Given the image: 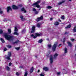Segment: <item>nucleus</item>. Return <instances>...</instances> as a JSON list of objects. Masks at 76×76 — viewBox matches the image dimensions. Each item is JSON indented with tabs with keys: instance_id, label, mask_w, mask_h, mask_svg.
I'll return each instance as SVG.
<instances>
[{
	"instance_id": "36",
	"label": "nucleus",
	"mask_w": 76,
	"mask_h": 76,
	"mask_svg": "<svg viewBox=\"0 0 76 76\" xmlns=\"http://www.w3.org/2000/svg\"><path fill=\"white\" fill-rule=\"evenodd\" d=\"M15 49L17 50V51H18L19 50V49H20V47H18V48H16Z\"/></svg>"
},
{
	"instance_id": "11",
	"label": "nucleus",
	"mask_w": 76,
	"mask_h": 76,
	"mask_svg": "<svg viewBox=\"0 0 76 76\" xmlns=\"http://www.w3.org/2000/svg\"><path fill=\"white\" fill-rule=\"evenodd\" d=\"M67 43L68 44V46H69L70 47H72V46H73L72 44V43H71V42H67Z\"/></svg>"
},
{
	"instance_id": "22",
	"label": "nucleus",
	"mask_w": 76,
	"mask_h": 76,
	"mask_svg": "<svg viewBox=\"0 0 76 76\" xmlns=\"http://www.w3.org/2000/svg\"><path fill=\"white\" fill-rule=\"evenodd\" d=\"M71 27V25H68L66 27H65L66 29H67L68 28H70Z\"/></svg>"
},
{
	"instance_id": "35",
	"label": "nucleus",
	"mask_w": 76,
	"mask_h": 76,
	"mask_svg": "<svg viewBox=\"0 0 76 76\" xmlns=\"http://www.w3.org/2000/svg\"><path fill=\"white\" fill-rule=\"evenodd\" d=\"M3 31L1 30V29H0V34H3Z\"/></svg>"
},
{
	"instance_id": "61",
	"label": "nucleus",
	"mask_w": 76,
	"mask_h": 76,
	"mask_svg": "<svg viewBox=\"0 0 76 76\" xmlns=\"http://www.w3.org/2000/svg\"><path fill=\"white\" fill-rule=\"evenodd\" d=\"M47 40H48H48H49V39H48H48H47Z\"/></svg>"
},
{
	"instance_id": "2",
	"label": "nucleus",
	"mask_w": 76,
	"mask_h": 76,
	"mask_svg": "<svg viewBox=\"0 0 76 76\" xmlns=\"http://www.w3.org/2000/svg\"><path fill=\"white\" fill-rule=\"evenodd\" d=\"M58 44V43H57V42H56L53 45L52 49L53 52L56 51V48H57V46Z\"/></svg>"
},
{
	"instance_id": "47",
	"label": "nucleus",
	"mask_w": 76,
	"mask_h": 76,
	"mask_svg": "<svg viewBox=\"0 0 76 76\" xmlns=\"http://www.w3.org/2000/svg\"><path fill=\"white\" fill-rule=\"evenodd\" d=\"M4 51H7V49L6 48L4 49Z\"/></svg>"
},
{
	"instance_id": "15",
	"label": "nucleus",
	"mask_w": 76,
	"mask_h": 76,
	"mask_svg": "<svg viewBox=\"0 0 76 76\" xmlns=\"http://www.w3.org/2000/svg\"><path fill=\"white\" fill-rule=\"evenodd\" d=\"M19 42H20V41L19 40H17L16 41L12 43L13 44H18Z\"/></svg>"
},
{
	"instance_id": "10",
	"label": "nucleus",
	"mask_w": 76,
	"mask_h": 76,
	"mask_svg": "<svg viewBox=\"0 0 76 76\" xmlns=\"http://www.w3.org/2000/svg\"><path fill=\"white\" fill-rule=\"evenodd\" d=\"M48 70H49L48 68L47 67H45L43 68V71L47 72V71H48Z\"/></svg>"
},
{
	"instance_id": "59",
	"label": "nucleus",
	"mask_w": 76,
	"mask_h": 76,
	"mask_svg": "<svg viewBox=\"0 0 76 76\" xmlns=\"http://www.w3.org/2000/svg\"><path fill=\"white\" fill-rule=\"evenodd\" d=\"M75 49L76 50V44L75 45Z\"/></svg>"
},
{
	"instance_id": "50",
	"label": "nucleus",
	"mask_w": 76,
	"mask_h": 76,
	"mask_svg": "<svg viewBox=\"0 0 76 76\" xmlns=\"http://www.w3.org/2000/svg\"><path fill=\"white\" fill-rule=\"evenodd\" d=\"M61 44H60L58 46V47H61Z\"/></svg>"
},
{
	"instance_id": "12",
	"label": "nucleus",
	"mask_w": 76,
	"mask_h": 76,
	"mask_svg": "<svg viewBox=\"0 0 76 76\" xmlns=\"http://www.w3.org/2000/svg\"><path fill=\"white\" fill-rule=\"evenodd\" d=\"M33 10L34 12H35V15H37V14H38V12L37 11V9L35 8H33Z\"/></svg>"
},
{
	"instance_id": "64",
	"label": "nucleus",
	"mask_w": 76,
	"mask_h": 76,
	"mask_svg": "<svg viewBox=\"0 0 76 76\" xmlns=\"http://www.w3.org/2000/svg\"><path fill=\"white\" fill-rule=\"evenodd\" d=\"M75 56L76 57V53L75 54Z\"/></svg>"
},
{
	"instance_id": "24",
	"label": "nucleus",
	"mask_w": 76,
	"mask_h": 76,
	"mask_svg": "<svg viewBox=\"0 0 76 76\" xmlns=\"http://www.w3.org/2000/svg\"><path fill=\"white\" fill-rule=\"evenodd\" d=\"M42 41H43L42 39H40L38 41V43H41L42 42Z\"/></svg>"
},
{
	"instance_id": "6",
	"label": "nucleus",
	"mask_w": 76,
	"mask_h": 76,
	"mask_svg": "<svg viewBox=\"0 0 76 76\" xmlns=\"http://www.w3.org/2000/svg\"><path fill=\"white\" fill-rule=\"evenodd\" d=\"M7 13H9L10 12V11H12V8H11L10 6L8 7H7Z\"/></svg>"
},
{
	"instance_id": "49",
	"label": "nucleus",
	"mask_w": 76,
	"mask_h": 76,
	"mask_svg": "<svg viewBox=\"0 0 76 76\" xmlns=\"http://www.w3.org/2000/svg\"><path fill=\"white\" fill-rule=\"evenodd\" d=\"M3 13V11H0V14H2Z\"/></svg>"
},
{
	"instance_id": "53",
	"label": "nucleus",
	"mask_w": 76,
	"mask_h": 76,
	"mask_svg": "<svg viewBox=\"0 0 76 76\" xmlns=\"http://www.w3.org/2000/svg\"><path fill=\"white\" fill-rule=\"evenodd\" d=\"M53 18H50V20H53Z\"/></svg>"
},
{
	"instance_id": "58",
	"label": "nucleus",
	"mask_w": 76,
	"mask_h": 76,
	"mask_svg": "<svg viewBox=\"0 0 76 76\" xmlns=\"http://www.w3.org/2000/svg\"><path fill=\"white\" fill-rule=\"evenodd\" d=\"M20 68H22L23 67V66H20Z\"/></svg>"
},
{
	"instance_id": "31",
	"label": "nucleus",
	"mask_w": 76,
	"mask_h": 76,
	"mask_svg": "<svg viewBox=\"0 0 76 76\" xmlns=\"http://www.w3.org/2000/svg\"><path fill=\"white\" fill-rule=\"evenodd\" d=\"M35 6H36V7H37V8H39L40 7V6H39V4L35 5Z\"/></svg>"
},
{
	"instance_id": "21",
	"label": "nucleus",
	"mask_w": 76,
	"mask_h": 76,
	"mask_svg": "<svg viewBox=\"0 0 76 76\" xmlns=\"http://www.w3.org/2000/svg\"><path fill=\"white\" fill-rule=\"evenodd\" d=\"M58 54L57 53H55L54 56V58H56V57H57V56H58Z\"/></svg>"
},
{
	"instance_id": "4",
	"label": "nucleus",
	"mask_w": 76,
	"mask_h": 76,
	"mask_svg": "<svg viewBox=\"0 0 76 76\" xmlns=\"http://www.w3.org/2000/svg\"><path fill=\"white\" fill-rule=\"evenodd\" d=\"M43 19V16H41L40 17H38L36 19V21L37 22H39V21H40L41 20H42Z\"/></svg>"
},
{
	"instance_id": "43",
	"label": "nucleus",
	"mask_w": 76,
	"mask_h": 76,
	"mask_svg": "<svg viewBox=\"0 0 76 76\" xmlns=\"http://www.w3.org/2000/svg\"><path fill=\"white\" fill-rule=\"evenodd\" d=\"M18 6L19 7H22V6H23L22 5V4H20V5H18Z\"/></svg>"
},
{
	"instance_id": "18",
	"label": "nucleus",
	"mask_w": 76,
	"mask_h": 76,
	"mask_svg": "<svg viewBox=\"0 0 76 76\" xmlns=\"http://www.w3.org/2000/svg\"><path fill=\"white\" fill-rule=\"evenodd\" d=\"M37 37H41V34L38 33H35L34 34Z\"/></svg>"
},
{
	"instance_id": "42",
	"label": "nucleus",
	"mask_w": 76,
	"mask_h": 76,
	"mask_svg": "<svg viewBox=\"0 0 76 76\" xmlns=\"http://www.w3.org/2000/svg\"><path fill=\"white\" fill-rule=\"evenodd\" d=\"M7 19L6 18H5L4 20H3V21L4 22H5L6 21H7Z\"/></svg>"
},
{
	"instance_id": "60",
	"label": "nucleus",
	"mask_w": 76,
	"mask_h": 76,
	"mask_svg": "<svg viewBox=\"0 0 76 76\" xmlns=\"http://www.w3.org/2000/svg\"><path fill=\"white\" fill-rule=\"evenodd\" d=\"M59 22H61V20H59Z\"/></svg>"
},
{
	"instance_id": "39",
	"label": "nucleus",
	"mask_w": 76,
	"mask_h": 76,
	"mask_svg": "<svg viewBox=\"0 0 76 76\" xmlns=\"http://www.w3.org/2000/svg\"><path fill=\"white\" fill-rule=\"evenodd\" d=\"M28 75V73L26 72L24 74V76H27Z\"/></svg>"
},
{
	"instance_id": "51",
	"label": "nucleus",
	"mask_w": 76,
	"mask_h": 76,
	"mask_svg": "<svg viewBox=\"0 0 76 76\" xmlns=\"http://www.w3.org/2000/svg\"><path fill=\"white\" fill-rule=\"evenodd\" d=\"M57 74L59 75H60V72H58L57 73Z\"/></svg>"
},
{
	"instance_id": "9",
	"label": "nucleus",
	"mask_w": 76,
	"mask_h": 76,
	"mask_svg": "<svg viewBox=\"0 0 76 76\" xmlns=\"http://www.w3.org/2000/svg\"><path fill=\"white\" fill-rule=\"evenodd\" d=\"M41 2V1H39L36 2L35 3H33L32 4V6H35V5H38V4H39Z\"/></svg>"
},
{
	"instance_id": "52",
	"label": "nucleus",
	"mask_w": 76,
	"mask_h": 76,
	"mask_svg": "<svg viewBox=\"0 0 76 76\" xmlns=\"http://www.w3.org/2000/svg\"><path fill=\"white\" fill-rule=\"evenodd\" d=\"M40 76H44V75H43V74H40Z\"/></svg>"
},
{
	"instance_id": "7",
	"label": "nucleus",
	"mask_w": 76,
	"mask_h": 76,
	"mask_svg": "<svg viewBox=\"0 0 76 76\" xmlns=\"http://www.w3.org/2000/svg\"><path fill=\"white\" fill-rule=\"evenodd\" d=\"M31 33H34L35 32V26H33L31 28Z\"/></svg>"
},
{
	"instance_id": "37",
	"label": "nucleus",
	"mask_w": 76,
	"mask_h": 76,
	"mask_svg": "<svg viewBox=\"0 0 76 76\" xmlns=\"http://www.w3.org/2000/svg\"><path fill=\"white\" fill-rule=\"evenodd\" d=\"M61 19H63V20H64V16L63 15V16H61Z\"/></svg>"
},
{
	"instance_id": "41",
	"label": "nucleus",
	"mask_w": 76,
	"mask_h": 76,
	"mask_svg": "<svg viewBox=\"0 0 76 76\" xmlns=\"http://www.w3.org/2000/svg\"><path fill=\"white\" fill-rule=\"evenodd\" d=\"M48 46L49 48H51V45H48Z\"/></svg>"
},
{
	"instance_id": "55",
	"label": "nucleus",
	"mask_w": 76,
	"mask_h": 76,
	"mask_svg": "<svg viewBox=\"0 0 76 76\" xmlns=\"http://www.w3.org/2000/svg\"><path fill=\"white\" fill-rule=\"evenodd\" d=\"M66 34H67V32H65V33L64 34V35H66Z\"/></svg>"
},
{
	"instance_id": "1",
	"label": "nucleus",
	"mask_w": 76,
	"mask_h": 76,
	"mask_svg": "<svg viewBox=\"0 0 76 76\" xmlns=\"http://www.w3.org/2000/svg\"><path fill=\"white\" fill-rule=\"evenodd\" d=\"M4 36L7 40H9V41H13V36H10L7 34V33H5L4 34Z\"/></svg>"
},
{
	"instance_id": "30",
	"label": "nucleus",
	"mask_w": 76,
	"mask_h": 76,
	"mask_svg": "<svg viewBox=\"0 0 76 76\" xmlns=\"http://www.w3.org/2000/svg\"><path fill=\"white\" fill-rule=\"evenodd\" d=\"M8 32H9V34H11V30L10 29H8Z\"/></svg>"
},
{
	"instance_id": "17",
	"label": "nucleus",
	"mask_w": 76,
	"mask_h": 76,
	"mask_svg": "<svg viewBox=\"0 0 76 76\" xmlns=\"http://www.w3.org/2000/svg\"><path fill=\"white\" fill-rule=\"evenodd\" d=\"M26 29L24 28L23 30H22L21 31V33H22V34H25V32H26Z\"/></svg>"
},
{
	"instance_id": "29",
	"label": "nucleus",
	"mask_w": 76,
	"mask_h": 76,
	"mask_svg": "<svg viewBox=\"0 0 76 76\" xmlns=\"http://www.w3.org/2000/svg\"><path fill=\"white\" fill-rule=\"evenodd\" d=\"M1 41L2 42H3V43H4V39H3V38H1Z\"/></svg>"
},
{
	"instance_id": "25",
	"label": "nucleus",
	"mask_w": 76,
	"mask_h": 76,
	"mask_svg": "<svg viewBox=\"0 0 76 76\" xmlns=\"http://www.w3.org/2000/svg\"><path fill=\"white\" fill-rule=\"evenodd\" d=\"M74 32H76V26L74 27V28L73 29Z\"/></svg>"
},
{
	"instance_id": "34",
	"label": "nucleus",
	"mask_w": 76,
	"mask_h": 76,
	"mask_svg": "<svg viewBox=\"0 0 76 76\" xmlns=\"http://www.w3.org/2000/svg\"><path fill=\"white\" fill-rule=\"evenodd\" d=\"M23 17L22 16H20V18H21L22 21H23Z\"/></svg>"
},
{
	"instance_id": "45",
	"label": "nucleus",
	"mask_w": 76,
	"mask_h": 76,
	"mask_svg": "<svg viewBox=\"0 0 76 76\" xmlns=\"http://www.w3.org/2000/svg\"><path fill=\"white\" fill-rule=\"evenodd\" d=\"M16 75L17 76H19V73H18V72H17L16 73Z\"/></svg>"
},
{
	"instance_id": "54",
	"label": "nucleus",
	"mask_w": 76,
	"mask_h": 76,
	"mask_svg": "<svg viewBox=\"0 0 76 76\" xmlns=\"http://www.w3.org/2000/svg\"><path fill=\"white\" fill-rule=\"evenodd\" d=\"M37 72H40V70H39V69H38Z\"/></svg>"
},
{
	"instance_id": "63",
	"label": "nucleus",
	"mask_w": 76,
	"mask_h": 76,
	"mask_svg": "<svg viewBox=\"0 0 76 76\" xmlns=\"http://www.w3.org/2000/svg\"><path fill=\"white\" fill-rule=\"evenodd\" d=\"M63 44H64V42H63Z\"/></svg>"
},
{
	"instance_id": "57",
	"label": "nucleus",
	"mask_w": 76,
	"mask_h": 76,
	"mask_svg": "<svg viewBox=\"0 0 76 76\" xmlns=\"http://www.w3.org/2000/svg\"><path fill=\"white\" fill-rule=\"evenodd\" d=\"M1 11V8H0V12Z\"/></svg>"
},
{
	"instance_id": "48",
	"label": "nucleus",
	"mask_w": 76,
	"mask_h": 76,
	"mask_svg": "<svg viewBox=\"0 0 76 76\" xmlns=\"http://www.w3.org/2000/svg\"><path fill=\"white\" fill-rule=\"evenodd\" d=\"M12 63L10 62L9 63V65L10 66H11V65H12Z\"/></svg>"
},
{
	"instance_id": "20",
	"label": "nucleus",
	"mask_w": 76,
	"mask_h": 76,
	"mask_svg": "<svg viewBox=\"0 0 76 76\" xmlns=\"http://www.w3.org/2000/svg\"><path fill=\"white\" fill-rule=\"evenodd\" d=\"M31 36L32 37H33V38H34V39H35V38H36L37 37L36 35L34 36V34H31Z\"/></svg>"
},
{
	"instance_id": "40",
	"label": "nucleus",
	"mask_w": 76,
	"mask_h": 76,
	"mask_svg": "<svg viewBox=\"0 0 76 76\" xmlns=\"http://www.w3.org/2000/svg\"><path fill=\"white\" fill-rule=\"evenodd\" d=\"M65 41H66V38H64L63 39V42H64H64H65Z\"/></svg>"
},
{
	"instance_id": "33",
	"label": "nucleus",
	"mask_w": 76,
	"mask_h": 76,
	"mask_svg": "<svg viewBox=\"0 0 76 76\" xmlns=\"http://www.w3.org/2000/svg\"><path fill=\"white\" fill-rule=\"evenodd\" d=\"M6 68H7V70L8 71H9L10 70V68L8 66H7Z\"/></svg>"
},
{
	"instance_id": "44",
	"label": "nucleus",
	"mask_w": 76,
	"mask_h": 76,
	"mask_svg": "<svg viewBox=\"0 0 76 76\" xmlns=\"http://www.w3.org/2000/svg\"><path fill=\"white\" fill-rule=\"evenodd\" d=\"M67 71H65L64 72V74H67Z\"/></svg>"
},
{
	"instance_id": "16",
	"label": "nucleus",
	"mask_w": 76,
	"mask_h": 76,
	"mask_svg": "<svg viewBox=\"0 0 76 76\" xmlns=\"http://www.w3.org/2000/svg\"><path fill=\"white\" fill-rule=\"evenodd\" d=\"M34 70V67H32L30 70V73H32L33 72V70Z\"/></svg>"
},
{
	"instance_id": "26",
	"label": "nucleus",
	"mask_w": 76,
	"mask_h": 76,
	"mask_svg": "<svg viewBox=\"0 0 76 76\" xmlns=\"http://www.w3.org/2000/svg\"><path fill=\"white\" fill-rule=\"evenodd\" d=\"M18 28H17V27H15V32H17L18 31Z\"/></svg>"
},
{
	"instance_id": "5",
	"label": "nucleus",
	"mask_w": 76,
	"mask_h": 76,
	"mask_svg": "<svg viewBox=\"0 0 76 76\" xmlns=\"http://www.w3.org/2000/svg\"><path fill=\"white\" fill-rule=\"evenodd\" d=\"M12 9L13 10H17L19 9V7L15 5H13L12 6Z\"/></svg>"
},
{
	"instance_id": "14",
	"label": "nucleus",
	"mask_w": 76,
	"mask_h": 76,
	"mask_svg": "<svg viewBox=\"0 0 76 76\" xmlns=\"http://www.w3.org/2000/svg\"><path fill=\"white\" fill-rule=\"evenodd\" d=\"M21 10L22 12H24V13L26 12V11L25 10V8L24 7L22 8L21 9Z\"/></svg>"
},
{
	"instance_id": "19",
	"label": "nucleus",
	"mask_w": 76,
	"mask_h": 76,
	"mask_svg": "<svg viewBox=\"0 0 76 76\" xmlns=\"http://www.w3.org/2000/svg\"><path fill=\"white\" fill-rule=\"evenodd\" d=\"M54 25L55 26H58L59 25V22H56L54 23Z\"/></svg>"
},
{
	"instance_id": "56",
	"label": "nucleus",
	"mask_w": 76,
	"mask_h": 76,
	"mask_svg": "<svg viewBox=\"0 0 76 76\" xmlns=\"http://www.w3.org/2000/svg\"><path fill=\"white\" fill-rule=\"evenodd\" d=\"M35 57H36V58H38V56H36Z\"/></svg>"
},
{
	"instance_id": "46",
	"label": "nucleus",
	"mask_w": 76,
	"mask_h": 76,
	"mask_svg": "<svg viewBox=\"0 0 76 76\" xmlns=\"http://www.w3.org/2000/svg\"><path fill=\"white\" fill-rule=\"evenodd\" d=\"M71 40L73 42V41H75V39H71Z\"/></svg>"
},
{
	"instance_id": "8",
	"label": "nucleus",
	"mask_w": 76,
	"mask_h": 76,
	"mask_svg": "<svg viewBox=\"0 0 76 76\" xmlns=\"http://www.w3.org/2000/svg\"><path fill=\"white\" fill-rule=\"evenodd\" d=\"M50 63L52 64L53 63V56L51 55L50 57Z\"/></svg>"
},
{
	"instance_id": "23",
	"label": "nucleus",
	"mask_w": 76,
	"mask_h": 76,
	"mask_svg": "<svg viewBox=\"0 0 76 76\" xmlns=\"http://www.w3.org/2000/svg\"><path fill=\"white\" fill-rule=\"evenodd\" d=\"M67 53V49L66 47L64 49V53L66 54V53Z\"/></svg>"
},
{
	"instance_id": "3",
	"label": "nucleus",
	"mask_w": 76,
	"mask_h": 76,
	"mask_svg": "<svg viewBox=\"0 0 76 76\" xmlns=\"http://www.w3.org/2000/svg\"><path fill=\"white\" fill-rule=\"evenodd\" d=\"M12 56V53L11 52H8V53L7 55V56L6 58L8 60H11L10 57H11Z\"/></svg>"
},
{
	"instance_id": "27",
	"label": "nucleus",
	"mask_w": 76,
	"mask_h": 76,
	"mask_svg": "<svg viewBox=\"0 0 76 76\" xmlns=\"http://www.w3.org/2000/svg\"><path fill=\"white\" fill-rule=\"evenodd\" d=\"M52 8V7L50 6H48L47 7V9H50Z\"/></svg>"
},
{
	"instance_id": "38",
	"label": "nucleus",
	"mask_w": 76,
	"mask_h": 76,
	"mask_svg": "<svg viewBox=\"0 0 76 76\" xmlns=\"http://www.w3.org/2000/svg\"><path fill=\"white\" fill-rule=\"evenodd\" d=\"M7 47L8 48H12V46L10 45H8L7 46Z\"/></svg>"
},
{
	"instance_id": "13",
	"label": "nucleus",
	"mask_w": 76,
	"mask_h": 76,
	"mask_svg": "<svg viewBox=\"0 0 76 76\" xmlns=\"http://www.w3.org/2000/svg\"><path fill=\"white\" fill-rule=\"evenodd\" d=\"M65 2V1H62L61 2H60L58 3V6H60L61 4H62V3H64Z\"/></svg>"
},
{
	"instance_id": "62",
	"label": "nucleus",
	"mask_w": 76,
	"mask_h": 76,
	"mask_svg": "<svg viewBox=\"0 0 76 76\" xmlns=\"http://www.w3.org/2000/svg\"><path fill=\"white\" fill-rule=\"evenodd\" d=\"M72 0H69V1H72Z\"/></svg>"
},
{
	"instance_id": "32",
	"label": "nucleus",
	"mask_w": 76,
	"mask_h": 76,
	"mask_svg": "<svg viewBox=\"0 0 76 76\" xmlns=\"http://www.w3.org/2000/svg\"><path fill=\"white\" fill-rule=\"evenodd\" d=\"M14 35H19V33H17V32H15L14 33Z\"/></svg>"
},
{
	"instance_id": "28",
	"label": "nucleus",
	"mask_w": 76,
	"mask_h": 76,
	"mask_svg": "<svg viewBox=\"0 0 76 76\" xmlns=\"http://www.w3.org/2000/svg\"><path fill=\"white\" fill-rule=\"evenodd\" d=\"M40 24H39V23H37V28H40Z\"/></svg>"
}]
</instances>
